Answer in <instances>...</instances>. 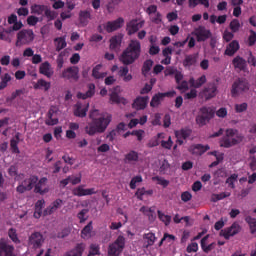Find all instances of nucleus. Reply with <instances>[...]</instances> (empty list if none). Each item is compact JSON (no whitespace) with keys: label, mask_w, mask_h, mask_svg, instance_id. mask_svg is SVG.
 Masks as SVG:
<instances>
[{"label":"nucleus","mask_w":256,"mask_h":256,"mask_svg":"<svg viewBox=\"0 0 256 256\" xmlns=\"http://www.w3.org/2000/svg\"><path fill=\"white\" fill-rule=\"evenodd\" d=\"M97 113H99L98 110H93L90 112L89 118L92 121L89 122L84 128L85 133L90 137H93V135H97V133H105L113 119V116L108 113L100 114L99 117L95 118V115H97Z\"/></svg>","instance_id":"obj_1"},{"label":"nucleus","mask_w":256,"mask_h":256,"mask_svg":"<svg viewBox=\"0 0 256 256\" xmlns=\"http://www.w3.org/2000/svg\"><path fill=\"white\" fill-rule=\"evenodd\" d=\"M141 57V42L137 39L130 40L127 48L122 52L120 61L123 65H133Z\"/></svg>","instance_id":"obj_2"},{"label":"nucleus","mask_w":256,"mask_h":256,"mask_svg":"<svg viewBox=\"0 0 256 256\" xmlns=\"http://www.w3.org/2000/svg\"><path fill=\"white\" fill-rule=\"evenodd\" d=\"M242 142L243 135L237 133L235 129H227L226 134L220 139L219 145L224 149H230V147H235V145H239Z\"/></svg>","instance_id":"obj_3"},{"label":"nucleus","mask_w":256,"mask_h":256,"mask_svg":"<svg viewBox=\"0 0 256 256\" xmlns=\"http://www.w3.org/2000/svg\"><path fill=\"white\" fill-rule=\"evenodd\" d=\"M213 117H215V109L207 106L201 107L195 118L196 125H198V127H205Z\"/></svg>","instance_id":"obj_4"},{"label":"nucleus","mask_w":256,"mask_h":256,"mask_svg":"<svg viewBox=\"0 0 256 256\" xmlns=\"http://www.w3.org/2000/svg\"><path fill=\"white\" fill-rule=\"evenodd\" d=\"M35 41V32L32 29H22L16 36V47H23V45H31Z\"/></svg>","instance_id":"obj_5"},{"label":"nucleus","mask_w":256,"mask_h":256,"mask_svg":"<svg viewBox=\"0 0 256 256\" xmlns=\"http://www.w3.org/2000/svg\"><path fill=\"white\" fill-rule=\"evenodd\" d=\"M125 249V237L118 236L117 239L109 245L108 256H119Z\"/></svg>","instance_id":"obj_6"},{"label":"nucleus","mask_w":256,"mask_h":256,"mask_svg":"<svg viewBox=\"0 0 256 256\" xmlns=\"http://www.w3.org/2000/svg\"><path fill=\"white\" fill-rule=\"evenodd\" d=\"M39 181V177L31 175L29 178L24 179L17 187V193L23 194L26 191H32L35 188L36 183Z\"/></svg>","instance_id":"obj_7"},{"label":"nucleus","mask_w":256,"mask_h":256,"mask_svg":"<svg viewBox=\"0 0 256 256\" xmlns=\"http://www.w3.org/2000/svg\"><path fill=\"white\" fill-rule=\"evenodd\" d=\"M249 89V82L246 79H238L236 80L231 89L232 97H238L241 93L247 92Z\"/></svg>","instance_id":"obj_8"},{"label":"nucleus","mask_w":256,"mask_h":256,"mask_svg":"<svg viewBox=\"0 0 256 256\" xmlns=\"http://www.w3.org/2000/svg\"><path fill=\"white\" fill-rule=\"evenodd\" d=\"M239 233H241V225H239L237 222H234L231 226L220 231V237H224V239L228 241V239L235 237V235H239Z\"/></svg>","instance_id":"obj_9"},{"label":"nucleus","mask_w":256,"mask_h":256,"mask_svg":"<svg viewBox=\"0 0 256 256\" xmlns=\"http://www.w3.org/2000/svg\"><path fill=\"white\" fill-rule=\"evenodd\" d=\"M62 79H66L67 81H79V67L70 66L62 71L61 74Z\"/></svg>","instance_id":"obj_10"},{"label":"nucleus","mask_w":256,"mask_h":256,"mask_svg":"<svg viewBox=\"0 0 256 256\" xmlns=\"http://www.w3.org/2000/svg\"><path fill=\"white\" fill-rule=\"evenodd\" d=\"M194 35L197 38L198 43L203 41H207V39H211L212 33L211 30L205 28V26H198L194 30Z\"/></svg>","instance_id":"obj_11"},{"label":"nucleus","mask_w":256,"mask_h":256,"mask_svg":"<svg viewBox=\"0 0 256 256\" xmlns=\"http://www.w3.org/2000/svg\"><path fill=\"white\" fill-rule=\"evenodd\" d=\"M44 241L45 239H43L41 232H34L29 236L28 245L33 249H41Z\"/></svg>","instance_id":"obj_12"},{"label":"nucleus","mask_w":256,"mask_h":256,"mask_svg":"<svg viewBox=\"0 0 256 256\" xmlns=\"http://www.w3.org/2000/svg\"><path fill=\"white\" fill-rule=\"evenodd\" d=\"M125 24V19L123 18H117L114 21H108L106 24L103 25L105 31L107 33H113V31H117V29H121L123 25Z\"/></svg>","instance_id":"obj_13"},{"label":"nucleus","mask_w":256,"mask_h":256,"mask_svg":"<svg viewBox=\"0 0 256 256\" xmlns=\"http://www.w3.org/2000/svg\"><path fill=\"white\" fill-rule=\"evenodd\" d=\"M173 95H175V91L164 92V93L159 92L155 94L150 101V107H153V108L159 107L164 97H173Z\"/></svg>","instance_id":"obj_14"},{"label":"nucleus","mask_w":256,"mask_h":256,"mask_svg":"<svg viewBox=\"0 0 256 256\" xmlns=\"http://www.w3.org/2000/svg\"><path fill=\"white\" fill-rule=\"evenodd\" d=\"M145 25V21H138L137 19H133L126 24V31L128 35H135L139 29L143 28Z\"/></svg>","instance_id":"obj_15"},{"label":"nucleus","mask_w":256,"mask_h":256,"mask_svg":"<svg viewBox=\"0 0 256 256\" xmlns=\"http://www.w3.org/2000/svg\"><path fill=\"white\" fill-rule=\"evenodd\" d=\"M39 73L40 75H44V77H47V79H51V77L55 75V70L53 69V66H51V63H49V61H45L40 64Z\"/></svg>","instance_id":"obj_16"},{"label":"nucleus","mask_w":256,"mask_h":256,"mask_svg":"<svg viewBox=\"0 0 256 256\" xmlns=\"http://www.w3.org/2000/svg\"><path fill=\"white\" fill-rule=\"evenodd\" d=\"M47 177H42L38 179L36 184H34V193H38L39 195H45L49 191V187H47Z\"/></svg>","instance_id":"obj_17"},{"label":"nucleus","mask_w":256,"mask_h":256,"mask_svg":"<svg viewBox=\"0 0 256 256\" xmlns=\"http://www.w3.org/2000/svg\"><path fill=\"white\" fill-rule=\"evenodd\" d=\"M149 103V96H138L133 104V109H136V111H143L144 109H147V105Z\"/></svg>","instance_id":"obj_18"},{"label":"nucleus","mask_w":256,"mask_h":256,"mask_svg":"<svg viewBox=\"0 0 256 256\" xmlns=\"http://www.w3.org/2000/svg\"><path fill=\"white\" fill-rule=\"evenodd\" d=\"M211 147L209 145H203V144H194L190 146L189 151L192 155H196L197 157H201V155H204V153H207Z\"/></svg>","instance_id":"obj_19"},{"label":"nucleus","mask_w":256,"mask_h":256,"mask_svg":"<svg viewBox=\"0 0 256 256\" xmlns=\"http://www.w3.org/2000/svg\"><path fill=\"white\" fill-rule=\"evenodd\" d=\"M97 191L95 188L84 189L83 185H80L72 190V195L75 197H86L87 195H95Z\"/></svg>","instance_id":"obj_20"},{"label":"nucleus","mask_w":256,"mask_h":256,"mask_svg":"<svg viewBox=\"0 0 256 256\" xmlns=\"http://www.w3.org/2000/svg\"><path fill=\"white\" fill-rule=\"evenodd\" d=\"M0 256H15V247L6 242H0Z\"/></svg>","instance_id":"obj_21"},{"label":"nucleus","mask_w":256,"mask_h":256,"mask_svg":"<svg viewBox=\"0 0 256 256\" xmlns=\"http://www.w3.org/2000/svg\"><path fill=\"white\" fill-rule=\"evenodd\" d=\"M63 205V200L56 199L52 204H50L44 211L43 215L44 217H47V215H53L57 209H61V206Z\"/></svg>","instance_id":"obj_22"},{"label":"nucleus","mask_w":256,"mask_h":256,"mask_svg":"<svg viewBox=\"0 0 256 256\" xmlns=\"http://www.w3.org/2000/svg\"><path fill=\"white\" fill-rule=\"evenodd\" d=\"M74 115L75 117H87V111H89V104H87L86 106H84L81 103H76V105L74 106Z\"/></svg>","instance_id":"obj_23"},{"label":"nucleus","mask_w":256,"mask_h":256,"mask_svg":"<svg viewBox=\"0 0 256 256\" xmlns=\"http://www.w3.org/2000/svg\"><path fill=\"white\" fill-rule=\"evenodd\" d=\"M84 251L85 243H78L72 250L67 251L63 256H83Z\"/></svg>","instance_id":"obj_24"},{"label":"nucleus","mask_w":256,"mask_h":256,"mask_svg":"<svg viewBox=\"0 0 256 256\" xmlns=\"http://www.w3.org/2000/svg\"><path fill=\"white\" fill-rule=\"evenodd\" d=\"M197 59H199V53L186 55L183 60V67H195Z\"/></svg>","instance_id":"obj_25"},{"label":"nucleus","mask_w":256,"mask_h":256,"mask_svg":"<svg viewBox=\"0 0 256 256\" xmlns=\"http://www.w3.org/2000/svg\"><path fill=\"white\" fill-rule=\"evenodd\" d=\"M232 65L239 71H245L247 69V61L241 56H236L232 61Z\"/></svg>","instance_id":"obj_26"},{"label":"nucleus","mask_w":256,"mask_h":256,"mask_svg":"<svg viewBox=\"0 0 256 256\" xmlns=\"http://www.w3.org/2000/svg\"><path fill=\"white\" fill-rule=\"evenodd\" d=\"M204 97L207 101L209 99H213L215 95H217V86L215 84H209L206 88H204Z\"/></svg>","instance_id":"obj_27"},{"label":"nucleus","mask_w":256,"mask_h":256,"mask_svg":"<svg viewBox=\"0 0 256 256\" xmlns=\"http://www.w3.org/2000/svg\"><path fill=\"white\" fill-rule=\"evenodd\" d=\"M88 90L85 93H78L77 97L78 99H91V97H93V95H95V85L93 83H90L87 85Z\"/></svg>","instance_id":"obj_28"},{"label":"nucleus","mask_w":256,"mask_h":256,"mask_svg":"<svg viewBox=\"0 0 256 256\" xmlns=\"http://www.w3.org/2000/svg\"><path fill=\"white\" fill-rule=\"evenodd\" d=\"M209 240V235L204 236L201 241V249L204 251V253H211L213 249H215V242H212L211 244L207 245V241Z\"/></svg>","instance_id":"obj_29"},{"label":"nucleus","mask_w":256,"mask_h":256,"mask_svg":"<svg viewBox=\"0 0 256 256\" xmlns=\"http://www.w3.org/2000/svg\"><path fill=\"white\" fill-rule=\"evenodd\" d=\"M239 42L237 40H233L228 44L225 50V55H228V57H233L235 53H237V50L239 49Z\"/></svg>","instance_id":"obj_30"},{"label":"nucleus","mask_w":256,"mask_h":256,"mask_svg":"<svg viewBox=\"0 0 256 256\" xmlns=\"http://www.w3.org/2000/svg\"><path fill=\"white\" fill-rule=\"evenodd\" d=\"M139 161V152L131 150L124 156V163L131 164Z\"/></svg>","instance_id":"obj_31"},{"label":"nucleus","mask_w":256,"mask_h":256,"mask_svg":"<svg viewBox=\"0 0 256 256\" xmlns=\"http://www.w3.org/2000/svg\"><path fill=\"white\" fill-rule=\"evenodd\" d=\"M102 67H103L102 64H97L92 69V77H93V79H105V77H107V73L101 72Z\"/></svg>","instance_id":"obj_32"},{"label":"nucleus","mask_w":256,"mask_h":256,"mask_svg":"<svg viewBox=\"0 0 256 256\" xmlns=\"http://www.w3.org/2000/svg\"><path fill=\"white\" fill-rule=\"evenodd\" d=\"M33 88L35 90L44 89L45 91H49L51 89V82H48L45 79H38V81L33 84Z\"/></svg>","instance_id":"obj_33"},{"label":"nucleus","mask_w":256,"mask_h":256,"mask_svg":"<svg viewBox=\"0 0 256 256\" xmlns=\"http://www.w3.org/2000/svg\"><path fill=\"white\" fill-rule=\"evenodd\" d=\"M191 133H193L191 129L182 128L175 131V137L176 139H188V137H191Z\"/></svg>","instance_id":"obj_34"},{"label":"nucleus","mask_w":256,"mask_h":256,"mask_svg":"<svg viewBox=\"0 0 256 256\" xmlns=\"http://www.w3.org/2000/svg\"><path fill=\"white\" fill-rule=\"evenodd\" d=\"M189 83L191 87H194L195 89H199L202 85H205L207 83V76L202 75L200 78L195 80L194 78H190Z\"/></svg>","instance_id":"obj_35"},{"label":"nucleus","mask_w":256,"mask_h":256,"mask_svg":"<svg viewBox=\"0 0 256 256\" xmlns=\"http://www.w3.org/2000/svg\"><path fill=\"white\" fill-rule=\"evenodd\" d=\"M89 19H91V12L87 10L80 11L79 21L81 25H83L84 27L89 25Z\"/></svg>","instance_id":"obj_36"},{"label":"nucleus","mask_w":256,"mask_h":256,"mask_svg":"<svg viewBox=\"0 0 256 256\" xmlns=\"http://www.w3.org/2000/svg\"><path fill=\"white\" fill-rule=\"evenodd\" d=\"M197 5H202L205 9H209V0H188V7L195 9Z\"/></svg>","instance_id":"obj_37"},{"label":"nucleus","mask_w":256,"mask_h":256,"mask_svg":"<svg viewBox=\"0 0 256 256\" xmlns=\"http://www.w3.org/2000/svg\"><path fill=\"white\" fill-rule=\"evenodd\" d=\"M10 147L12 153H21V151L19 150V133H17L15 137L10 140Z\"/></svg>","instance_id":"obj_38"},{"label":"nucleus","mask_w":256,"mask_h":256,"mask_svg":"<svg viewBox=\"0 0 256 256\" xmlns=\"http://www.w3.org/2000/svg\"><path fill=\"white\" fill-rule=\"evenodd\" d=\"M159 171L162 175H169L170 171H171V164H169V161H167V159H164L161 163H160V168Z\"/></svg>","instance_id":"obj_39"},{"label":"nucleus","mask_w":256,"mask_h":256,"mask_svg":"<svg viewBox=\"0 0 256 256\" xmlns=\"http://www.w3.org/2000/svg\"><path fill=\"white\" fill-rule=\"evenodd\" d=\"M55 110L53 108H50L47 117L48 119L46 120V125H57L59 123V119L53 118V115H55Z\"/></svg>","instance_id":"obj_40"},{"label":"nucleus","mask_w":256,"mask_h":256,"mask_svg":"<svg viewBox=\"0 0 256 256\" xmlns=\"http://www.w3.org/2000/svg\"><path fill=\"white\" fill-rule=\"evenodd\" d=\"M11 79L12 77L9 73H5L3 76H1L0 91H3V89H7V86L9 85Z\"/></svg>","instance_id":"obj_41"},{"label":"nucleus","mask_w":256,"mask_h":256,"mask_svg":"<svg viewBox=\"0 0 256 256\" xmlns=\"http://www.w3.org/2000/svg\"><path fill=\"white\" fill-rule=\"evenodd\" d=\"M54 43H56V51H61L67 47V41L65 40V36L58 37L54 39Z\"/></svg>","instance_id":"obj_42"},{"label":"nucleus","mask_w":256,"mask_h":256,"mask_svg":"<svg viewBox=\"0 0 256 256\" xmlns=\"http://www.w3.org/2000/svg\"><path fill=\"white\" fill-rule=\"evenodd\" d=\"M245 222L249 225L251 235H255L256 232V218L247 216Z\"/></svg>","instance_id":"obj_43"},{"label":"nucleus","mask_w":256,"mask_h":256,"mask_svg":"<svg viewBox=\"0 0 256 256\" xmlns=\"http://www.w3.org/2000/svg\"><path fill=\"white\" fill-rule=\"evenodd\" d=\"M157 214H158V219H160L166 227H169V225H171V216L166 215L161 210H158Z\"/></svg>","instance_id":"obj_44"},{"label":"nucleus","mask_w":256,"mask_h":256,"mask_svg":"<svg viewBox=\"0 0 256 256\" xmlns=\"http://www.w3.org/2000/svg\"><path fill=\"white\" fill-rule=\"evenodd\" d=\"M93 231V222H89L81 231V237L82 239H87L91 235V232Z\"/></svg>","instance_id":"obj_45"},{"label":"nucleus","mask_w":256,"mask_h":256,"mask_svg":"<svg viewBox=\"0 0 256 256\" xmlns=\"http://www.w3.org/2000/svg\"><path fill=\"white\" fill-rule=\"evenodd\" d=\"M45 9H47V6L45 5L34 4L31 7V12L34 13V15H43Z\"/></svg>","instance_id":"obj_46"},{"label":"nucleus","mask_w":256,"mask_h":256,"mask_svg":"<svg viewBox=\"0 0 256 256\" xmlns=\"http://www.w3.org/2000/svg\"><path fill=\"white\" fill-rule=\"evenodd\" d=\"M8 236L13 243H16V245L21 243V240H19V236H17V230L15 228H10L8 230Z\"/></svg>","instance_id":"obj_47"},{"label":"nucleus","mask_w":256,"mask_h":256,"mask_svg":"<svg viewBox=\"0 0 256 256\" xmlns=\"http://www.w3.org/2000/svg\"><path fill=\"white\" fill-rule=\"evenodd\" d=\"M144 239H145V241H146V247H151V246H153V245H155V239H156V237H155V234L154 233H152V232H149V233H147V234H145L144 235Z\"/></svg>","instance_id":"obj_48"},{"label":"nucleus","mask_w":256,"mask_h":256,"mask_svg":"<svg viewBox=\"0 0 256 256\" xmlns=\"http://www.w3.org/2000/svg\"><path fill=\"white\" fill-rule=\"evenodd\" d=\"M229 28L232 33H237L239 29H241V22H239V19H233L230 22Z\"/></svg>","instance_id":"obj_49"},{"label":"nucleus","mask_w":256,"mask_h":256,"mask_svg":"<svg viewBox=\"0 0 256 256\" xmlns=\"http://www.w3.org/2000/svg\"><path fill=\"white\" fill-rule=\"evenodd\" d=\"M152 67H153V60H151V59L146 60L142 66L143 75H147V73H149V71H151Z\"/></svg>","instance_id":"obj_50"},{"label":"nucleus","mask_w":256,"mask_h":256,"mask_svg":"<svg viewBox=\"0 0 256 256\" xmlns=\"http://www.w3.org/2000/svg\"><path fill=\"white\" fill-rule=\"evenodd\" d=\"M65 55H66L65 51H62L57 56V59H56L57 69H63V65L65 63Z\"/></svg>","instance_id":"obj_51"},{"label":"nucleus","mask_w":256,"mask_h":256,"mask_svg":"<svg viewBox=\"0 0 256 256\" xmlns=\"http://www.w3.org/2000/svg\"><path fill=\"white\" fill-rule=\"evenodd\" d=\"M121 45V39L117 36H114L110 39V49L115 50Z\"/></svg>","instance_id":"obj_52"},{"label":"nucleus","mask_w":256,"mask_h":256,"mask_svg":"<svg viewBox=\"0 0 256 256\" xmlns=\"http://www.w3.org/2000/svg\"><path fill=\"white\" fill-rule=\"evenodd\" d=\"M159 137H161V133H158L156 137L150 139L149 142L147 143V147H149V149H153V147H158Z\"/></svg>","instance_id":"obj_53"},{"label":"nucleus","mask_w":256,"mask_h":256,"mask_svg":"<svg viewBox=\"0 0 256 256\" xmlns=\"http://www.w3.org/2000/svg\"><path fill=\"white\" fill-rule=\"evenodd\" d=\"M137 183H143L141 175L135 176L130 181V189H137Z\"/></svg>","instance_id":"obj_54"},{"label":"nucleus","mask_w":256,"mask_h":256,"mask_svg":"<svg viewBox=\"0 0 256 256\" xmlns=\"http://www.w3.org/2000/svg\"><path fill=\"white\" fill-rule=\"evenodd\" d=\"M152 181H157V184L161 185L164 188L169 186V180H166L165 178L159 176L152 177Z\"/></svg>","instance_id":"obj_55"},{"label":"nucleus","mask_w":256,"mask_h":256,"mask_svg":"<svg viewBox=\"0 0 256 256\" xmlns=\"http://www.w3.org/2000/svg\"><path fill=\"white\" fill-rule=\"evenodd\" d=\"M239 176L237 174H232L230 177L226 179V183L231 187V189H235V181Z\"/></svg>","instance_id":"obj_56"},{"label":"nucleus","mask_w":256,"mask_h":256,"mask_svg":"<svg viewBox=\"0 0 256 256\" xmlns=\"http://www.w3.org/2000/svg\"><path fill=\"white\" fill-rule=\"evenodd\" d=\"M249 107V105L244 102L242 104H235L234 109L237 113H244V111H247V108Z\"/></svg>","instance_id":"obj_57"},{"label":"nucleus","mask_w":256,"mask_h":256,"mask_svg":"<svg viewBox=\"0 0 256 256\" xmlns=\"http://www.w3.org/2000/svg\"><path fill=\"white\" fill-rule=\"evenodd\" d=\"M187 253H197L199 251V244L197 242H192L186 248Z\"/></svg>","instance_id":"obj_58"},{"label":"nucleus","mask_w":256,"mask_h":256,"mask_svg":"<svg viewBox=\"0 0 256 256\" xmlns=\"http://www.w3.org/2000/svg\"><path fill=\"white\" fill-rule=\"evenodd\" d=\"M150 21H151L152 23H155V25L161 24V21H162V19H161V14H160L159 12H157V13H155V14H152V15L150 16Z\"/></svg>","instance_id":"obj_59"},{"label":"nucleus","mask_w":256,"mask_h":256,"mask_svg":"<svg viewBox=\"0 0 256 256\" xmlns=\"http://www.w3.org/2000/svg\"><path fill=\"white\" fill-rule=\"evenodd\" d=\"M256 43V32L254 30H250V35L248 37V45L249 47H253Z\"/></svg>","instance_id":"obj_60"},{"label":"nucleus","mask_w":256,"mask_h":256,"mask_svg":"<svg viewBox=\"0 0 256 256\" xmlns=\"http://www.w3.org/2000/svg\"><path fill=\"white\" fill-rule=\"evenodd\" d=\"M140 213H143L144 215H146L147 217H149V219H151V217H153V209L152 208H149L147 206H142L140 208Z\"/></svg>","instance_id":"obj_61"},{"label":"nucleus","mask_w":256,"mask_h":256,"mask_svg":"<svg viewBox=\"0 0 256 256\" xmlns=\"http://www.w3.org/2000/svg\"><path fill=\"white\" fill-rule=\"evenodd\" d=\"M87 213H89V210H88V209H82V210L78 213L77 217H78V219L80 220V223H85V220L87 219V217H85V215H86Z\"/></svg>","instance_id":"obj_62"},{"label":"nucleus","mask_w":256,"mask_h":256,"mask_svg":"<svg viewBox=\"0 0 256 256\" xmlns=\"http://www.w3.org/2000/svg\"><path fill=\"white\" fill-rule=\"evenodd\" d=\"M123 98H121V97H119V94H117V92H112L111 94H110V101L112 102V103H121V100H122Z\"/></svg>","instance_id":"obj_63"},{"label":"nucleus","mask_w":256,"mask_h":256,"mask_svg":"<svg viewBox=\"0 0 256 256\" xmlns=\"http://www.w3.org/2000/svg\"><path fill=\"white\" fill-rule=\"evenodd\" d=\"M99 245L91 244L89 255H99Z\"/></svg>","instance_id":"obj_64"}]
</instances>
